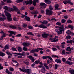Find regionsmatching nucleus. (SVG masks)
I'll return each instance as SVG.
<instances>
[{"mask_svg": "<svg viewBox=\"0 0 74 74\" xmlns=\"http://www.w3.org/2000/svg\"><path fill=\"white\" fill-rule=\"evenodd\" d=\"M65 30V29L64 27V25L59 27V29H55L56 32H57V34H63V32H64Z\"/></svg>", "mask_w": 74, "mask_h": 74, "instance_id": "f257e3e1", "label": "nucleus"}, {"mask_svg": "<svg viewBox=\"0 0 74 74\" xmlns=\"http://www.w3.org/2000/svg\"><path fill=\"white\" fill-rule=\"evenodd\" d=\"M21 71H22L24 73H27V74H30L32 73V70L30 69H28L27 70L25 69V67H23L22 69L20 68H19Z\"/></svg>", "mask_w": 74, "mask_h": 74, "instance_id": "f03ea898", "label": "nucleus"}, {"mask_svg": "<svg viewBox=\"0 0 74 74\" xmlns=\"http://www.w3.org/2000/svg\"><path fill=\"white\" fill-rule=\"evenodd\" d=\"M4 12L5 13V15L7 16V19L8 21H12V18H11V16L10 14L7 12L6 10L4 11Z\"/></svg>", "mask_w": 74, "mask_h": 74, "instance_id": "7ed1b4c3", "label": "nucleus"}, {"mask_svg": "<svg viewBox=\"0 0 74 74\" xmlns=\"http://www.w3.org/2000/svg\"><path fill=\"white\" fill-rule=\"evenodd\" d=\"M0 33L3 34L1 36L0 40H3L4 38L5 37L7 36V33H4V32L3 31L0 32Z\"/></svg>", "mask_w": 74, "mask_h": 74, "instance_id": "20e7f679", "label": "nucleus"}, {"mask_svg": "<svg viewBox=\"0 0 74 74\" xmlns=\"http://www.w3.org/2000/svg\"><path fill=\"white\" fill-rule=\"evenodd\" d=\"M63 3L65 4H70L71 5H73V3L70 1V0H68V1H66V0H65L63 1Z\"/></svg>", "mask_w": 74, "mask_h": 74, "instance_id": "39448f33", "label": "nucleus"}, {"mask_svg": "<svg viewBox=\"0 0 74 74\" xmlns=\"http://www.w3.org/2000/svg\"><path fill=\"white\" fill-rule=\"evenodd\" d=\"M53 12H52V11L51 10H46V15H51L52 14Z\"/></svg>", "mask_w": 74, "mask_h": 74, "instance_id": "423d86ee", "label": "nucleus"}, {"mask_svg": "<svg viewBox=\"0 0 74 74\" xmlns=\"http://www.w3.org/2000/svg\"><path fill=\"white\" fill-rule=\"evenodd\" d=\"M8 32L10 33V34H9V37H11V36H12V34H14L15 35V34L16 32L14 31H9Z\"/></svg>", "mask_w": 74, "mask_h": 74, "instance_id": "0eeeda50", "label": "nucleus"}, {"mask_svg": "<svg viewBox=\"0 0 74 74\" xmlns=\"http://www.w3.org/2000/svg\"><path fill=\"white\" fill-rule=\"evenodd\" d=\"M40 7H41V8H45V7L47 6V5L45 3H40Z\"/></svg>", "mask_w": 74, "mask_h": 74, "instance_id": "6e6552de", "label": "nucleus"}, {"mask_svg": "<svg viewBox=\"0 0 74 74\" xmlns=\"http://www.w3.org/2000/svg\"><path fill=\"white\" fill-rule=\"evenodd\" d=\"M38 27L40 28H42V29H46L47 28V27L43 24L40 25L38 26Z\"/></svg>", "mask_w": 74, "mask_h": 74, "instance_id": "1a4fd4ad", "label": "nucleus"}, {"mask_svg": "<svg viewBox=\"0 0 74 74\" xmlns=\"http://www.w3.org/2000/svg\"><path fill=\"white\" fill-rule=\"evenodd\" d=\"M25 4L27 5L28 4H32L33 3L32 0H29V1H27L25 2Z\"/></svg>", "mask_w": 74, "mask_h": 74, "instance_id": "9d476101", "label": "nucleus"}, {"mask_svg": "<svg viewBox=\"0 0 74 74\" xmlns=\"http://www.w3.org/2000/svg\"><path fill=\"white\" fill-rule=\"evenodd\" d=\"M42 36L43 38H47L48 36H49V35L45 33V32H44L43 34H42Z\"/></svg>", "mask_w": 74, "mask_h": 74, "instance_id": "9b49d317", "label": "nucleus"}, {"mask_svg": "<svg viewBox=\"0 0 74 74\" xmlns=\"http://www.w3.org/2000/svg\"><path fill=\"white\" fill-rule=\"evenodd\" d=\"M22 45L23 46H24V47H27L28 46H29L30 44L28 43L24 42L22 44Z\"/></svg>", "mask_w": 74, "mask_h": 74, "instance_id": "f8f14e48", "label": "nucleus"}, {"mask_svg": "<svg viewBox=\"0 0 74 74\" xmlns=\"http://www.w3.org/2000/svg\"><path fill=\"white\" fill-rule=\"evenodd\" d=\"M28 58H29V59H30L33 62H34V58H33V57H32V56H28Z\"/></svg>", "mask_w": 74, "mask_h": 74, "instance_id": "ddd939ff", "label": "nucleus"}, {"mask_svg": "<svg viewBox=\"0 0 74 74\" xmlns=\"http://www.w3.org/2000/svg\"><path fill=\"white\" fill-rule=\"evenodd\" d=\"M42 62H40L39 60H36L35 61V63L36 64H38V63H39V64H42Z\"/></svg>", "mask_w": 74, "mask_h": 74, "instance_id": "4468645a", "label": "nucleus"}, {"mask_svg": "<svg viewBox=\"0 0 74 74\" xmlns=\"http://www.w3.org/2000/svg\"><path fill=\"white\" fill-rule=\"evenodd\" d=\"M14 54H16V55H21V56H23L25 55V52H22L21 53H14Z\"/></svg>", "mask_w": 74, "mask_h": 74, "instance_id": "2eb2a0df", "label": "nucleus"}, {"mask_svg": "<svg viewBox=\"0 0 74 74\" xmlns=\"http://www.w3.org/2000/svg\"><path fill=\"white\" fill-rule=\"evenodd\" d=\"M45 67L44 66L42 67V69L41 70V72H42V73H44L45 72Z\"/></svg>", "mask_w": 74, "mask_h": 74, "instance_id": "dca6fc26", "label": "nucleus"}, {"mask_svg": "<svg viewBox=\"0 0 74 74\" xmlns=\"http://www.w3.org/2000/svg\"><path fill=\"white\" fill-rule=\"evenodd\" d=\"M55 61L58 63H62V61H61V60L59 59H56L55 60Z\"/></svg>", "mask_w": 74, "mask_h": 74, "instance_id": "f3484780", "label": "nucleus"}, {"mask_svg": "<svg viewBox=\"0 0 74 74\" xmlns=\"http://www.w3.org/2000/svg\"><path fill=\"white\" fill-rule=\"evenodd\" d=\"M66 63L67 64H69V65H72L73 64V62L69 61V60H67L66 61Z\"/></svg>", "mask_w": 74, "mask_h": 74, "instance_id": "a211bd4d", "label": "nucleus"}, {"mask_svg": "<svg viewBox=\"0 0 74 74\" xmlns=\"http://www.w3.org/2000/svg\"><path fill=\"white\" fill-rule=\"evenodd\" d=\"M31 13L32 14L36 15L38 14V12L37 10H35L33 12H31Z\"/></svg>", "mask_w": 74, "mask_h": 74, "instance_id": "6ab92c4d", "label": "nucleus"}, {"mask_svg": "<svg viewBox=\"0 0 74 74\" xmlns=\"http://www.w3.org/2000/svg\"><path fill=\"white\" fill-rule=\"evenodd\" d=\"M41 23H42V24H44L45 25V24H47L48 23V21H47L44 20L42 22L40 21Z\"/></svg>", "mask_w": 74, "mask_h": 74, "instance_id": "aec40b11", "label": "nucleus"}, {"mask_svg": "<svg viewBox=\"0 0 74 74\" xmlns=\"http://www.w3.org/2000/svg\"><path fill=\"white\" fill-rule=\"evenodd\" d=\"M59 5L58 4H56L55 5V7L56 10H60V8L58 9V7H59Z\"/></svg>", "mask_w": 74, "mask_h": 74, "instance_id": "412c9836", "label": "nucleus"}, {"mask_svg": "<svg viewBox=\"0 0 74 74\" xmlns=\"http://www.w3.org/2000/svg\"><path fill=\"white\" fill-rule=\"evenodd\" d=\"M18 52H21L22 51V49L20 47H18Z\"/></svg>", "mask_w": 74, "mask_h": 74, "instance_id": "4be33fe9", "label": "nucleus"}, {"mask_svg": "<svg viewBox=\"0 0 74 74\" xmlns=\"http://www.w3.org/2000/svg\"><path fill=\"white\" fill-rule=\"evenodd\" d=\"M69 28H70L71 30H73L74 29V26H72L71 25H69L68 26Z\"/></svg>", "mask_w": 74, "mask_h": 74, "instance_id": "5701e85b", "label": "nucleus"}, {"mask_svg": "<svg viewBox=\"0 0 74 74\" xmlns=\"http://www.w3.org/2000/svg\"><path fill=\"white\" fill-rule=\"evenodd\" d=\"M5 53L2 52H0V56H2V57H3V56H5Z\"/></svg>", "mask_w": 74, "mask_h": 74, "instance_id": "b1692460", "label": "nucleus"}, {"mask_svg": "<svg viewBox=\"0 0 74 74\" xmlns=\"http://www.w3.org/2000/svg\"><path fill=\"white\" fill-rule=\"evenodd\" d=\"M10 27L11 28H12V29H17V27L15 26H10Z\"/></svg>", "mask_w": 74, "mask_h": 74, "instance_id": "393cba45", "label": "nucleus"}, {"mask_svg": "<svg viewBox=\"0 0 74 74\" xmlns=\"http://www.w3.org/2000/svg\"><path fill=\"white\" fill-rule=\"evenodd\" d=\"M5 72H6V73H8V74H12V72H11L9 71H8V69H6V70Z\"/></svg>", "mask_w": 74, "mask_h": 74, "instance_id": "a878e982", "label": "nucleus"}, {"mask_svg": "<svg viewBox=\"0 0 74 74\" xmlns=\"http://www.w3.org/2000/svg\"><path fill=\"white\" fill-rule=\"evenodd\" d=\"M69 72L71 73V74H74V70H69Z\"/></svg>", "mask_w": 74, "mask_h": 74, "instance_id": "bb28decb", "label": "nucleus"}, {"mask_svg": "<svg viewBox=\"0 0 74 74\" xmlns=\"http://www.w3.org/2000/svg\"><path fill=\"white\" fill-rule=\"evenodd\" d=\"M11 49L12 50V51H16V52H17V51H18L16 48L14 47H12L11 48Z\"/></svg>", "mask_w": 74, "mask_h": 74, "instance_id": "cd10ccee", "label": "nucleus"}, {"mask_svg": "<svg viewBox=\"0 0 74 74\" xmlns=\"http://www.w3.org/2000/svg\"><path fill=\"white\" fill-rule=\"evenodd\" d=\"M6 53L7 55H9L10 56H12V54L11 53V52L8 51H7L6 52Z\"/></svg>", "mask_w": 74, "mask_h": 74, "instance_id": "c85d7f7f", "label": "nucleus"}, {"mask_svg": "<svg viewBox=\"0 0 74 74\" xmlns=\"http://www.w3.org/2000/svg\"><path fill=\"white\" fill-rule=\"evenodd\" d=\"M3 8L6 10H9V9H10L9 7H8L7 6H5L3 7Z\"/></svg>", "mask_w": 74, "mask_h": 74, "instance_id": "c756f323", "label": "nucleus"}, {"mask_svg": "<svg viewBox=\"0 0 74 74\" xmlns=\"http://www.w3.org/2000/svg\"><path fill=\"white\" fill-rule=\"evenodd\" d=\"M67 43H70V44H72L73 43V40H68L66 41Z\"/></svg>", "mask_w": 74, "mask_h": 74, "instance_id": "7c9ffc66", "label": "nucleus"}, {"mask_svg": "<svg viewBox=\"0 0 74 74\" xmlns=\"http://www.w3.org/2000/svg\"><path fill=\"white\" fill-rule=\"evenodd\" d=\"M27 34L28 35H31V36H33V33L30 32H29L27 33Z\"/></svg>", "mask_w": 74, "mask_h": 74, "instance_id": "2f4dec72", "label": "nucleus"}, {"mask_svg": "<svg viewBox=\"0 0 74 74\" xmlns=\"http://www.w3.org/2000/svg\"><path fill=\"white\" fill-rule=\"evenodd\" d=\"M25 19L26 21H30V18H29V17L26 16L25 17Z\"/></svg>", "mask_w": 74, "mask_h": 74, "instance_id": "473e14b6", "label": "nucleus"}, {"mask_svg": "<svg viewBox=\"0 0 74 74\" xmlns=\"http://www.w3.org/2000/svg\"><path fill=\"white\" fill-rule=\"evenodd\" d=\"M23 51H27L28 50L27 48L25 47H23Z\"/></svg>", "mask_w": 74, "mask_h": 74, "instance_id": "72a5a7b5", "label": "nucleus"}, {"mask_svg": "<svg viewBox=\"0 0 74 74\" xmlns=\"http://www.w3.org/2000/svg\"><path fill=\"white\" fill-rule=\"evenodd\" d=\"M71 38V36L70 35H68L66 36V39H67V40L70 39Z\"/></svg>", "mask_w": 74, "mask_h": 74, "instance_id": "f704fd0d", "label": "nucleus"}, {"mask_svg": "<svg viewBox=\"0 0 74 74\" xmlns=\"http://www.w3.org/2000/svg\"><path fill=\"white\" fill-rule=\"evenodd\" d=\"M58 66H59V65H57V64H55V69L57 70Z\"/></svg>", "mask_w": 74, "mask_h": 74, "instance_id": "c9c22d12", "label": "nucleus"}, {"mask_svg": "<svg viewBox=\"0 0 74 74\" xmlns=\"http://www.w3.org/2000/svg\"><path fill=\"white\" fill-rule=\"evenodd\" d=\"M13 7L14 11H18V8H17V7L15 6H14Z\"/></svg>", "mask_w": 74, "mask_h": 74, "instance_id": "e433bc0d", "label": "nucleus"}, {"mask_svg": "<svg viewBox=\"0 0 74 74\" xmlns=\"http://www.w3.org/2000/svg\"><path fill=\"white\" fill-rule=\"evenodd\" d=\"M23 1V0H17L16 2L17 3H20Z\"/></svg>", "mask_w": 74, "mask_h": 74, "instance_id": "4c0bfd02", "label": "nucleus"}, {"mask_svg": "<svg viewBox=\"0 0 74 74\" xmlns=\"http://www.w3.org/2000/svg\"><path fill=\"white\" fill-rule=\"evenodd\" d=\"M23 63H25V64H26L27 65H29V62H26L25 61H23Z\"/></svg>", "mask_w": 74, "mask_h": 74, "instance_id": "58836bf2", "label": "nucleus"}, {"mask_svg": "<svg viewBox=\"0 0 74 74\" xmlns=\"http://www.w3.org/2000/svg\"><path fill=\"white\" fill-rule=\"evenodd\" d=\"M40 65H39L38 66V67L39 68H42V65H43V63H42V64H40Z\"/></svg>", "mask_w": 74, "mask_h": 74, "instance_id": "ea45409f", "label": "nucleus"}, {"mask_svg": "<svg viewBox=\"0 0 74 74\" xmlns=\"http://www.w3.org/2000/svg\"><path fill=\"white\" fill-rule=\"evenodd\" d=\"M62 60L63 62L64 63H66V58H62Z\"/></svg>", "mask_w": 74, "mask_h": 74, "instance_id": "a19ab883", "label": "nucleus"}, {"mask_svg": "<svg viewBox=\"0 0 74 74\" xmlns=\"http://www.w3.org/2000/svg\"><path fill=\"white\" fill-rule=\"evenodd\" d=\"M2 64H0V70H2L3 68V66H2Z\"/></svg>", "mask_w": 74, "mask_h": 74, "instance_id": "79ce46f5", "label": "nucleus"}, {"mask_svg": "<svg viewBox=\"0 0 74 74\" xmlns=\"http://www.w3.org/2000/svg\"><path fill=\"white\" fill-rule=\"evenodd\" d=\"M48 57V56H43L42 59H47Z\"/></svg>", "mask_w": 74, "mask_h": 74, "instance_id": "37998d69", "label": "nucleus"}, {"mask_svg": "<svg viewBox=\"0 0 74 74\" xmlns=\"http://www.w3.org/2000/svg\"><path fill=\"white\" fill-rule=\"evenodd\" d=\"M47 58L49 59H50V60H51V61H52L53 60L52 58V57L49 56H47Z\"/></svg>", "mask_w": 74, "mask_h": 74, "instance_id": "c03bdc74", "label": "nucleus"}, {"mask_svg": "<svg viewBox=\"0 0 74 74\" xmlns=\"http://www.w3.org/2000/svg\"><path fill=\"white\" fill-rule=\"evenodd\" d=\"M66 51H71V48L70 47H67L66 48Z\"/></svg>", "mask_w": 74, "mask_h": 74, "instance_id": "a18cd8bd", "label": "nucleus"}, {"mask_svg": "<svg viewBox=\"0 0 74 74\" xmlns=\"http://www.w3.org/2000/svg\"><path fill=\"white\" fill-rule=\"evenodd\" d=\"M33 5H34V6H36V2L34 0L33 1Z\"/></svg>", "mask_w": 74, "mask_h": 74, "instance_id": "49530a36", "label": "nucleus"}, {"mask_svg": "<svg viewBox=\"0 0 74 74\" xmlns=\"http://www.w3.org/2000/svg\"><path fill=\"white\" fill-rule=\"evenodd\" d=\"M67 23H72V21L71 20H68L67 21Z\"/></svg>", "mask_w": 74, "mask_h": 74, "instance_id": "de8ad7c7", "label": "nucleus"}, {"mask_svg": "<svg viewBox=\"0 0 74 74\" xmlns=\"http://www.w3.org/2000/svg\"><path fill=\"white\" fill-rule=\"evenodd\" d=\"M30 52L31 53H34L36 52V51L35 50V49L34 50H32Z\"/></svg>", "mask_w": 74, "mask_h": 74, "instance_id": "09e8293b", "label": "nucleus"}, {"mask_svg": "<svg viewBox=\"0 0 74 74\" xmlns=\"http://www.w3.org/2000/svg\"><path fill=\"white\" fill-rule=\"evenodd\" d=\"M52 57L53 58H54V57H56L57 58H59V56H56V55H52Z\"/></svg>", "mask_w": 74, "mask_h": 74, "instance_id": "8fccbe9b", "label": "nucleus"}, {"mask_svg": "<svg viewBox=\"0 0 74 74\" xmlns=\"http://www.w3.org/2000/svg\"><path fill=\"white\" fill-rule=\"evenodd\" d=\"M5 49H9V45H6L5 46Z\"/></svg>", "mask_w": 74, "mask_h": 74, "instance_id": "3c124183", "label": "nucleus"}, {"mask_svg": "<svg viewBox=\"0 0 74 74\" xmlns=\"http://www.w3.org/2000/svg\"><path fill=\"white\" fill-rule=\"evenodd\" d=\"M18 30H22V28L19 26H18Z\"/></svg>", "mask_w": 74, "mask_h": 74, "instance_id": "603ef678", "label": "nucleus"}, {"mask_svg": "<svg viewBox=\"0 0 74 74\" xmlns=\"http://www.w3.org/2000/svg\"><path fill=\"white\" fill-rule=\"evenodd\" d=\"M7 2L8 3H12V1L11 0H7Z\"/></svg>", "mask_w": 74, "mask_h": 74, "instance_id": "864d4df0", "label": "nucleus"}, {"mask_svg": "<svg viewBox=\"0 0 74 74\" xmlns=\"http://www.w3.org/2000/svg\"><path fill=\"white\" fill-rule=\"evenodd\" d=\"M56 25L58 26H60V25H61V23L59 22H57L56 23Z\"/></svg>", "mask_w": 74, "mask_h": 74, "instance_id": "5fc2aeb1", "label": "nucleus"}, {"mask_svg": "<svg viewBox=\"0 0 74 74\" xmlns=\"http://www.w3.org/2000/svg\"><path fill=\"white\" fill-rule=\"evenodd\" d=\"M61 22L62 23H65V22H66V20L63 19L61 20Z\"/></svg>", "mask_w": 74, "mask_h": 74, "instance_id": "6e6d98bb", "label": "nucleus"}, {"mask_svg": "<svg viewBox=\"0 0 74 74\" xmlns=\"http://www.w3.org/2000/svg\"><path fill=\"white\" fill-rule=\"evenodd\" d=\"M23 26L24 28H26V26H27V25H26V24H24L23 25Z\"/></svg>", "mask_w": 74, "mask_h": 74, "instance_id": "4d7b16f0", "label": "nucleus"}, {"mask_svg": "<svg viewBox=\"0 0 74 74\" xmlns=\"http://www.w3.org/2000/svg\"><path fill=\"white\" fill-rule=\"evenodd\" d=\"M9 10H10V11H14V9H13L12 8H10L9 9Z\"/></svg>", "mask_w": 74, "mask_h": 74, "instance_id": "13d9d810", "label": "nucleus"}, {"mask_svg": "<svg viewBox=\"0 0 74 74\" xmlns=\"http://www.w3.org/2000/svg\"><path fill=\"white\" fill-rule=\"evenodd\" d=\"M52 49L53 51H57V49L55 48H52Z\"/></svg>", "mask_w": 74, "mask_h": 74, "instance_id": "bf43d9fd", "label": "nucleus"}, {"mask_svg": "<svg viewBox=\"0 0 74 74\" xmlns=\"http://www.w3.org/2000/svg\"><path fill=\"white\" fill-rule=\"evenodd\" d=\"M39 49H38V48H37L36 49H35V52H39Z\"/></svg>", "mask_w": 74, "mask_h": 74, "instance_id": "052dcab7", "label": "nucleus"}, {"mask_svg": "<svg viewBox=\"0 0 74 74\" xmlns=\"http://www.w3.org/2000/svg\"><path fill=\"white\" fill-rule=\"evenodd\" d=\"M9 70L11 71H14V69L12 68H10Z\"/></svg>", "mask_w": 74, "mask_h": 74, "instance_id": "680f3d73", "label": "nucleus"}, {"mask_svg": "<svg viewBox=\"0 0 74 74\" xmlns=\"http://www.w3.org/2000/svg\"><path fill=\"white\" fill-rule=\"evenodd\" d=\"M28 29H33V27H32L31 26H28Z\"/></svg>", "mask_w": 74, "mask_h": 74, "instance_id": "e2e57ef3", "label": "nucleus"}, {"mask_svg": "<svg viewBox=\"0 0 74 74\" xmlns=\"http://www.w3.org/2000/svg\"><path fill=\"white\" fill-rule=\"evenodd\" d=\"M61 45H65L66 44V43L64 42H63L62 43H61Z\"/></svg>", "mask_w": 74, "mask_h": 74, "instance_id": "0e129e2a", "label": "nucleus"}, {"mask_svg": "<svg viewBox=\"0 0 74 74\" xmlns=\"http://www.w3.org/2000/svg\"><path fill=\"white\" fill-rule=\"evenodd\" d=\"M30 10H31V11H32L33 10V9H34V7H30Z\"/></svg>", "mask_w": 74, "mask_h": 74, "instance_id": "69168bd1", "label": "nucleus"}, {"mask_svg": "<svg viewBox=\"0 0 74 74\" xmlns=\"http://www.w3.org/2000/svg\"><path fill=\"white\" fill-rule=\"evenodd\" d=\"M0 21H4V18L2 17H0Z\"/></svg>", "mask_w": 74, "mask_h": 74, "instance_id": "338daca9", "label": "nucleus"}, {"mask_svg": "<svg viewBox=\"0 0 74 74\" xmlns=\"http://www.w3.org/2000/svg\"><path fill=\"white\" fill-rule=\"evenodd\" d=\"M40 54H43V53H44V51H43L42 50H41L40 51Z\"/></svg>", "mask_w": 74, "mask_h": 74, "instance_id": "774afa93", "label": "nucleus"}]
</instances>
